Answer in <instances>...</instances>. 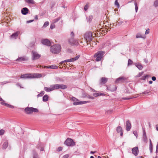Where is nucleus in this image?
Segmentation results:
<instances>
[{
    "label": "nucleus",
    "instance_id": "obj_1",
    "mask_svg": "<svg viewBox=\"0 0 158 158\" xmlns=\"http://www.w3.org/2000/svg\"><path fill=\"white\" fill-rule=\"evenodd\" d=\"M61 46L59 44H56L51 46L50 48L51 52L54 54H58L60 51Z\"/></svg>",
    "mask_w": 158,
    "mask_h": 158
},
{
    "label": "nucleus",
    "instance_id": "obj_2",
    "mask_svg": "<svg viewBox=\"0 0 158 158\" xmlns=\"http://www.w3.org/2000/svg\"><path fill=\"white\" fill-rule=\"evenodd\" d=\"M105 53L104 51H98L94 55V57L96 58L95 60L97 61H100L103 57Z\"/></svg>",
    "mask_w": 158,
    "mask_h": 158
},
{
    "label": "nucleus",
    "instance_id": "obj_3",
    "mask_svg": "<svg viewBox=\"0 0 158 158\" xmlns=\"http://www.w3.org/2000/svg\"><path fill=\"white\" fill-rule=\"evenodd\" d=\"M25 111L27 114H31L33 112H38V110L36 108H35L32 107H27L25 109Z\"/></svg>",
    "mask_w": 158,
    "mask_h": 158
},
{
    "label": "nucleus",
    "instance_id": "obj_4",
    "mask_svg": "<svg viewBox=\"0 0 158 158\" xmlns=\"http://www.w3.org/2000/svg\"><path fill=\"white\" fill-rule=\"evenodd\" d=\"M64 144L68 146H73L75 145V143L71 139L67 138L64 142Z\"/></svg>",
    "mask_w": 158,
    "mask_h": 158
},
{
    "label": "nucleus",
    "instance_id": "obj_5",
    "mask_svg": "<svg viewBox=\"0 0 158 158\" xmlns=\"http://www.w3.org/2000/svg\"><path fill=\"white\" fill-rule=\"evenodd\" d=\"M92 35V33L90 32H87L85 34V38L87 41V42H90L92 40V39L93 38Z\"/></svg>",
    "mask_w": 158,
    "mask_h": 158
},
{
    "label": "nucleus",
    "instance_id": "obj_6",
    "mask_svg": "<svg viewBox=\"0 0 158 158\" xmlns=\"http://www.w3.org/2000/svg\"><path fill=\"white\" fill-rule=\"evenodd\" d=\"M32 60H35L39 59L41 56L38 53L34 51L32 52Z\"/></svg>",
    "mask_w": 158,
    "mask_h": 158
},
{
    "label": "nucleus",
    "instance_id": "obj_7",
    "mask_svg": "<svg viewBox=\"0 0 158 158\" xmlns=\"http://www.w3.org/2000/svg\"><path fill=\"white\" fill-rule=\"evenodd\" d=\"M55 89H64L67 88V85L63 84H54Z\"/></svg>",
    "mask_w": 158,
    "mask_h": 158
},
{
    "label": "nucleus",
    "instance_id": "obj_8",
    "mask_svg": "<svg viewBox=\"0 0 158 158\" xmlns=\"http://www.w3.org/2000/svg\"><path fill=\"white\" fill-rule=\"evenodd\" d=\"M69 42L72 45H78L79 44L78 42L73 38H71L69 39Z\"/></svg>",
    "mask_w": 158,
    "mask_h": 158
},
{
    "label": "nucleus",
    "instance_id": "obj_9",
    "mask_svg": "<svg viewBox=\"0 0 158 158\" xmlns=\"http://www.w3.org/2000/svg\"><path fill=\"white\" fill-rule=\"evenodd\" d=\"M41 43L44 45L47 46H50L51 45V42L48 39H44L41 40Z\"/></svg>",
    "mask_w": 158,
    "mask_h": 158
},
{
    "label": "nucleus",
    "instance_id": "obj_10",
    "mask_svg": "<svg viewBox=\"0 0 158 158\" xmlns=\"http://www.w3.org/2000/svg\"><path fill=\"white\" fill-rule=\"evenodd\" d=\"M126 78L123 77H120L116 79L115 81L116 83L123 82L126 80Z\"/></svg>",
    "mask_w": 158,
    "mask_h": 158
},
{
    "label": "nucleus",
    "instance_id": "obj_11",
    "mask_svg": "<svg viewBox=\"0 0 158 158\" xmlns=\"http://www.w3.org/2000/svg\"><path fill=\"white\" fill-rule=\"evenodd\" d=\"M143 135L142 136V139L143 141L145 143L148 142V139L146 135V131L144 129L143 130Z\"/></svg>",
    "mask_w": 158,
    "mask_h": 158
},
{
    "label": "nucleus",
    "instance_id": "obj_12",
    "mask_svg": "<svg viewBox=\"0 0 158 158\" xmlns=\"http://www.w3.org/2000/svg\"><path fill=\"white\" fill-rule=\"evenodd\" d=\"M44 89L47 92H49L53 91L55 89L54 85H51L50 87H44Z\"/></svg>",
    "mask_w": 158,
    "mask_h": 158
},
{
    "label": "nucleus",
    "instance_id": "obj_13",
    "mask_svg": "<svg viewBox=\"0 0 158 158\" xmlns=\"http://www.w3.org/2000/svg\"><path fill=\"white\" fill-rule=\"evenodd\" d=\"M28 60V58L26 56H23L22 57H19L16 61L18 62H22L23 61H26Z\"/></svg>",
    "mask_w": 158,
    "mask_h": 158
},
{
    "label": "nucleus",
    "instance_id": "obj_14",
    "mask_svg": "<svg viewBox=\"0 0 158 158\" xmlns=\"http://www.w3.org/2000/svg\"><path fill=\"white\" fill-rule=\"evenodd\" d=\"M132 152L135 156H137L139 153L138 147H136L133 148L132 149Z\"/></svg>",
    "mask_w": 158,
    "mask_h": 158
},
{
    "label": "nucleus",
    "instance_id": "obj_15",
    "mask_svg": "<svg viewBox=\"0 0 158 158\" xmlns=\"http://www.w3.org/2000/svg\"><path fill=\"white\" fill-rule=\"evenodd\" d=\"M126 130L127 131H129L131 128V124L129 120H127L126 123Z\"/></svg>",
    "mask_w": 158,
    "mask_h": 158
},
{
    "label": "nucleus",
    "instance_id": "obj_16",
    "mask_svg": "<svg viewBox=\"0 0 158 158\" xmlns=\"http://www.w3.org/2000/svg\"><path fill=\"white\" fill-rule=\"evenodd\" d=\"M19 33V32L17 31L13 33L10 36V39H16L18 37V35Z\"/></svg>",
    "mask_w": 158,
    "mask_h": 158
},
{
    "label": "nucleus",
    "instance_id": "obj_17",
    "mask_svg": "<svg viewBox=\"0 0 158 158\" xmlns=\"http://www.w3.org/2000/svg\"><path fill=\"white\" fill-rule=\"evenodd\" d=\"M116 131L118 133H120V136H122L123 135V131L122 127L120 126H118L116 128Z\"/></svg>",
    "mask_w": 158,
    "mask_h": 158
},
{
    "label": "nucleus",
    "instance_id": "obj_18",
    "mask_svg": "<svg viewBox=\"0 0 158 158\" xmlns=\"http://www.w3.org/2000/svg\"><path fill=\"white\" fill-rule=\"evenodd\" d=\"M108 90L111 91V92H113L115 91L117 89V87L114 85H112L110 86L109 88H107Z\"/></svg>",
    "mask_w": 158,
    "mask_h": 158
},
{
    "label": "nucleus",
    "instance_id": "obj_19",
    "mask_svg": "<svg viewBox=\"0 0 158 158\" xmlns=\"http://www.w3.org/2000/svg\"><path fill=\"white\" fill-rule=\"evenodd\" d=\"M108 78L105 77H102L100 81V83L101 84H105L107 81Z\"/></svg>",
    "mask_w": 158,
    "mask_h": 158
},
{
    "label": "nucleus",
    "instance_id": "obj_20",
    "mask_svg": "<svg viewBox=\"0 0 158 158\" xmlns=\"http://www.w3.org/2000/svg\"><path fill=\"white\" fill-rule=\"evenodd\" d=\"M29 10L26 7L23 8L21 10V13L23 15H26L28 12Z\"/></svg>",
    "mask_w": 158,
    "mask_h": 158
},
{
    "label": "nucleus",
    "instance_id": "obj_21",
    "mask_svg": "<svg viewBox=\"0 0 158 158\" xmlns=\"http://www.w3.org/2000/svg\"><path fill=\"white\" fill-rule=\"evenodd\" d=\"M32 76L31 74L28 75V74H24L21 75L20 76V78H32Z\"/></svg>",
    "mask_w": 158,
    "mask_h": 158
},
{
    "label": "nucleus",
    "instance_id": "obj_22",
    "mask_svg": "<svg viewBox=\"0 0 158 158\" xmlns=\"http://www.w3.org/2000/svg\"><path fill=\"white\" fill-rule=\"evenodd\" d=\"M45 68L48 69H56L58 68V67L56 65H53L51 66H45Z\"/></svg>",
    "mask_w": 158,
    "mask_h": 158
},
{
    "label": "nucleus",
    "instance_id": "obj_23",
    "mask_svg": "<svg viewBox=\"0 0 158 158\" xmlns=\"http://www.w3.org/2000/svg\"><path fill=\"white\" fill-rule=\"evenodd\" d=\"M33 158H39L38 155L35 150H33Z\"/></svg>",
    "mask_w": 158,
    "mask_h": 158
},
{
    "label": "nucleus",
    "instance_id": "obj_24",
    "mask_svg": "<svg viewBox=\"0 0 158 158\" xmlns=\"http://www.w3.org/2000/svg\"><path fill=\"white\" fill-rule=\"evenodd\" d=\"M8 142L6 141L3 143L2 148L3 149H6L8 147Z\"/></svg>",
    "mask_w": 158,
    "mask_h": 158
},
{
    "label": "nucleus",
    "instance_id": "obj_25",
    "mask_svg": "<svg viewBox=\"0 0 158 158\" xmlns=\"http://www.w3.org/2000/svg\"><path fill=\"white\" fill-rule=\"evenodd\" d=\"M32 76V78L35 77V78H40L42 76L41 74L39 73H35L34 74L33 76Z\"/></svg>",
    "mask_w": 158,
    "mask_h": 158
},
{
    "label": "nucleus",
    "instance_id": "obj_26",
    "mask_svg": "<svg viewBox=\"0 0 158 158\" xmlns=\"http://www.w3.org/2000/svg\"><path fill=\"white\" fill-rule=\"evenodd\" d=\"M137 68L139 70H142L143 68L142 65L140 63L137 64L135 65Z\"/></svg>",
    "mask_w": 158,
    "mask_h": 158
},
{
    "label": "nucleus",
    "instance_id": "obj_27",
    "mask_svg": "<svg viewBox=\"0 0 158 158\" xmlns=\"http://www.w3.org/2000/svg\"><path fill=\"white\" fill-rule=\"evenodd\" d=\"M48 99V96L47 95H44L43 97V101L44 102L47 101Z\"/></svg>",
    "mask_w": 158,
    "mask_h": 158
},
{
    "label": "nucleus",
    "instance_id": "obj_28",
    "mask_svg": "<svg viewBox=\"0 0 158 158\" xmlns=\"http://www.w3.org/2000/svg\"><path fill=\"white\" fill-rule=\"evenodd\" d=\"M83 103L82 101L80 102H75L73 103V105H81L83 104Z\"/></svg>",
    "mask_w": 158,
    "mask_h": 158
},
{
    "label": "nucleus",
    "instance_id": "obj_29",
    "mask_svg": "<svg viewBox=\"0 0 158 158\" xmlns=\"http://www.w3.org/2000/svg\"><path fill=\"white\" fill-rule=\"evenodd\" d=\"M136 97H134L133 96H130V97H129V98H125V97L123 98H122V99L123 100H129V99H132L133 98H136Z\"/></svg>",
    "mask_w": 158,
    "mask_h": 158
},
{
    "label": "nucleus",
    "instance_id": "obj_30",
    "mask_svg": "<svg viewBox=\"0 0 158 158\" xmlns=\"http://www.w3.org/2000/svg\"><path fill=\"white\" fill-rule=\"evenodd\" d=\"M26 2L29 4H34L35 2L33 0H25Z\"/></svg>",
    "mask_w": 158,
    "mask_h": 158
},
{
    "label": "nucleus",
    "instance_id": "obj_31",
    "mask_svg": "<svg viewBox=\"0 0 158 158\" xmlns=\"http://www.w3.org/2000/svg\"><path fill=\"white\" fill-rule=\"evenodd\" d=\"M153 6L155 7L158 6V0H156L154 1L153 4Z\"/></svg>",
    "mask_w": 158,
    "mask_h": 158
},
{
    "label": "nucleus",
    "instance_id": "obj_32",
    "mask_svg": "<svg viewBox=\"0 0 158 158\" xmlns=\"http://www.w3.org/2000/svg\"><path fill=\"white\" fill-rule=\"evenodd\" d=\"M1 101V104L2 105L6 106H7L8 104L6 103H5V101L3 99H2V101Z\"/></svg>",
    "mask_w": 158,
    "mask_h": 158
},
{
    "label": "nucleus",
    "instance_id": "obj_33",
    "mask_svg": "<svg viewBox=\"0 0 158 158\" xmlns=\"http://www.w3.org/2000/svg\"><path fill=\"white\" fill-rule=\"evenodd\" d=\"M44 94V91H42L41 93L37 95V97H41Z\"/></svg>",
    "mask_w": 158,
    "mask_h": 158
},
{
    "label": "nucleus",
    "instance_id": "obj_34",
    "mask_svg": "<svg viewBox=\"0 0 158 158\" xmlns=\"http://www.w3.org/2000/svg\"><path fill=\"white\" fill-rule=\"evenodd\" d=\"M64 61L66 62H71L74 61L73 58H71L69 59L66 60H64Z\"/></svg>",
    "mask_w": 158,
    "mask_h": 158
},
{
    "label": "nucleus",
    "instance_id": "obj_35",
    "mask_svg": "<svg viewBox=\"0 0 158 158\" xmlns=\"http://www.w3.org/2000/svg\"><path fill=\"white\" fill-rule=\"evenodd\" d=\"M148 76V75H144L143 76H142L141 78V80H145L146 78Z\"/></svg>",
    "mask_w": 158,
    "mask_h": 158
},
{
    "label": "nucleus",
    "instance_id": "obj_36",
    "mask_svg": "<svg viewBox=\"0 0 158 158\" xmlns=\"http://www.w3.org/2000/svg\"><path fill=\"white\" fill-rule=\"evenodd\" d=\"M136 38H142V37L140 33H138L136 34Z\"/></svg>",
    "mask_w": 158,
    "mask_h": 158
},
{
    "label": "nucleus",
    "instance_id": "obj_37",
    "mask_svg": "<svg viewBox=\"0 0 158 158\" xmlns=\"http://www.w3.org/2000/svg\"><path fill=\"white\" fill-rule=\"evenodd\" d=\"M115 5L118 8H119V5L117 0H116L115 2Z\"/></svg>",
    "mask_w": 158,
    "mask_h": 158
},
{
    "label": "nucleus",
    "instance_id": "obj_38",
    "mask_svg": "<svg viewBox=\"0 0 158 158\" xmlns=\"http://www.w3.org/2000/svg\"><path fill=\"white\" fill-rule=\"evenodd\" d=\"M49 23L48 22H46L44 23V24L43 26V27H45L47 26H48L49 25Z\"/></svg>",
    "mask_w": 158,
    "mask_h": 158
},
{
    "label": "nucleus",
    "instance_id": "obj_39",
    "mask_svg": "<svg viewBox=\"0 0 158 158\" xmlns=\"http://www.w3.org/2000/svg\"><path fill=\"white\" fill-rule=\"evenodd\" d=\"M133 61L130 59H128V65H129L132 64Z\"/></svg>",
    "mask_w": 158,
    "mask_h": 158
},
{
    "label": "nucleus",
    "instance_id": "obj_40",
    "mask_svg": "<svg viewBox=\"0 0 158 158\" xmlns=\"http://www.w3.org/2000/svg\"><path fill=\"white\" fill-rule=\"evenodd\" d=\"M60 19V17H59L57 18H56L55 19H54L53 20V22L54 23H56L58 21H59Z\"/></svg>",
    "mask_w": 158,
    "mask_h": 158
},
{
    "label": "nucleus",
    "instance_id": "obj_41",
    "mask_svg": "<svg viewBox=\"0 0 158 158\" xmlns=\"http://www.w3.org/2000/svg\"><path fill=\"white\" fill-rule=\"evenodd\" d=\"M135 11H136V12H137L138 11V7L137 6V3L136 2L135 3Z\"/></svg>",
    "mask_w": 158,
    "mask_h": 158
},
{
    "label": "nucleus",
    "instance_id": "obj_42",
    "mask_svg": "<svg viewBox=\"0 0 158 158\" xmlns=\"http://www.w3.org/2000/svg\"><path fill=\"white\" fill-rule=\"evenodd\" d=\"M143 73L144 72H143L139 73L136 76V77H139L141 76L143 74Z\"/></svg>",
    "mask_w": 158,
    "mask_h": 158
},
{
    "label": "nucleus",
    "instance_id": "obj_43",
    "mask_svg": "<svg viewBox=\"0 0 158 158\" xmlns=\"http://www.w3.org/2000/svg\"><path fill=\"white\" fill-rule=\"evenodd\" d=\"M150 92V90H147L143 93H142V94H148V93H149Z\"/></svg>",
    "mask_w": 158,
    "mask_h": 158
},
{
    "label": "nucleus",
    "instance_id": "obj_44",
    "mask_svg": "<svg viewBox=\"0 0 158 158\" xmlns=\"http://www.w3.org/2000/svg\"><path fill=\"white\" fill-rule=\"evenodd\" d=\"M152 148H153L152 145H149V149H150L151 153H152Z\"/></svg>",
    "mask_w": 158,
    "mask_h": 158
},
{
    "label": "nucleus",
    "instance_id": "obj_45",
    "mask_svg": "<svg viewBox=\"0 0 158 158\" xmlns=\"http://www.w3.org/2000/svg\"><path fill=\"white\" fill-rule=\"evenodd\" d=\"M93 16H92V15H89V19H88L89 22H91L92 19H93Z\"/></svg>",
    "mask_w": 158,
    "mask_h": 158
},
{
    "label": "nucleus",
    "instance_id": "obj_46",
    "mask_svg": "<svg viewBox=\"0 0 158 158\" xmlns=\"http://www.w3.org/2000/svg\"><path fill=\"white\" fill-rule=\"evenodd\" d=\"M5 132L4 130L1 129L0 130V135H2L4 134Z\"/></svg>",
    "mask_w": 158,
    "mask_h": 158
},
{
    "label": "nucleus",
    "instance_id": "obj_47",
    "mask_svg": "<svg viewBox=\"0 0 158 158\" xmlns=\"http://www.w3.org/2000/svg\"><path fill=\"white\" fill-rule=\"evenodd\" d=\"M88 7H89V6H88V4H86L85 6H84V10L85 11L87 10L88 9Z\"/></svg>",
    "mask_w": 158,
    "mask_h": 158
},
{
    "label": "nucleus",
    "instance_id": "obj_48",
    "mask_svg": "<svg viewBox=\"0 0 158 158\" xmlns=\"http://www.w3.org/2000/svg\"><path fill=\"white\" fill-rule=\"evenodd\" d=\"M55 5V3L54 2L52 3L51 4V8L52 9Z\"/></svg>",
    "mask_w": 158,
    "mask_h": 158
},
{
    "label": "nucleus",
    "instance_id": "obj_49",
    "mask_svg": "<svg viewBox=\"0 0 158 158\" xmlns=\"http://www.w3.org/2000/svg\"><path fill=\"white\" fill-rule=\"evenodd\" d=\"M7 107L10 108H12V109L14 108V107L13 106L10 105L8 104L7 106Z\"/></svg>",
    "mask_w": 158,
    "mask_h": 158
},
{
    "label": "nucleus",
    "instance_id": "obj_50",
    "mask_svg": "<svg viewBox=\"0 0 158 158\" xmlns=\"http://www.w3.org/2000/svg\"><path fill=\"white\" fill-rule=\"evenodd\" d=\"M93 95L94 97H96L99 96V94L98 93H94L93 94Z\"/></svg>",
    "mask_w": 158,
    "mask_h": 158
},
{
    "label": "nucleus",
    "instance_id": "obj_51",
    "mask_svg": "<svg viewBox=\"0 0 158 158\" xmlns=\"http://www.w3.org/2000/svg\"><path fill=\"white\" fill-rule=\"evenodd\" d=\"M62 148L61 147H60L58 148L57 151L60 152V151H62Z\"/></svg>",
    "mask_w": 158,
    "mask_h": 158
},
{
    "label": "nucleus",
    "instance_id": "obj_52",
    "mask_svg": "<svg viewBox=\"0 0 158 158\" xmlns=\"http://www.w3.org/2000/svg\"><path fill=\"white\" fill-rule=\"evenodd\" d=\"M80 56H76L74 58H73L74 61H75L77 60L79 57Z\"/></svg>",
    "mask_w": 158,
    "mask_h": 158
},
{
    "label": "nucleus",
    "instance_id": "obj_53",
    "mask_svg": "<svg viewBox=\"0 0 158 158\" xmlns=\"http://www.w3.org/2000/svg\"><path fill=\"white\" fill-rule=\"evenodd\" d=\"M133 133L136 137L138 136L137 132L136 131H133Z\"/></svg>",
    "mask_w": 158,
    "mask_h": 158
},
{
    "label": "nucleus",
    "instance_id": "obj_54",
    "mask_svg": "<svg viewBox=\"0 0 158 158\" xmlns=\"http://www.w3.org/2000/svg\"><path fill=\"white\" fill-rule=\"evenodd\" d=\"M113 112V110H109L107 111L106 113L107 114H110Z\"/></svg>",
    "mask_w": 158,
    "mask_h": 158
},
{
    "label": "nucleus",
    "instance_id": "obj_55",
    "mask_svg": "<svg viewBox=\"0 0 158 158\" xmlns=\"http://www.w3.org/2000/svg\"><path fill=\"white\" fill-rule=\"evenodd\" d=\"M69 157V155L68 154H66L63 156V158H68Z\"/></svg>",
    "mask_w": 158,
    "mask_h": 158
},
{
    "label": "nucleus",
    "instance_id": "obj_56",
    "mask_svg": "<svg viewBox=\"0 0 158 158\" xmlns=\"http://www.w3.org/2000/svg\"><path fill=\"white\" fill-rule=\"evenodd\" d=\"M149 28H148L146 31H145V34H148L149 33Z\"/></svg>",
    "mask_w": 158,
    "mask_h": 158
},
{
    "label": "nucleus",
    "instance_id": "obj_57",
    "mask_svg": "<svg viewBox=\"0 0 158 158\" xmlns=\"http://www.w3.org/2000/svg\"><path fill=\"white\" fill-rule=\"evenodd\" d=\"M71 38H73L74 36V34L73 32H71Z\"/></svg>",
    "mask_w": 158,
    "mask_h": 158
},
{
    "label": "nucleus",
    "instance_id": "obj_58",
    "mask_svg": "<svg viewBox=\"0 0 158 158\" xmlns=\"http://www.w3.org/2000/svg\"><path fill=\"white\" fill-rule=\"evenodd\" d=\"M71 100H72L73 101H76V100H78L77 99V98H75L73 97L71 98Z\"/></svg>",
    "mask_w": 158,
    "mask_h": 158
},
{
    "label": "nucleus",
    "instance_id": "obj_59",
    "mask_svg": "<svg viewBox=\"0 0 158 158\" xmlns=\"http://www.w3.org/2000/svg\"><path fill=\"white\" fill-rule=\"evenodd\" d=\"M55 27V26L54 25L51 24L50 26V28H51V29H52L54 28Z\"/></svg>",
    "mask_w": 158,
    "mask_h": 158
},
{
    "label": "nucleus",
    "instance_id": "obj_60",
    "mask_svg": "<svg viewBox=\"0 0 158 158\" xmlns=\"http://www.w3.org/2000/svg\"><path fill=\"white\" fill-rule=\"evenodd\" d=\"M88 98H90V99H94V97H93V96H91L90 95H88Z\"/></svg>",
    "mask_w": 158,
    "mask_h": 158
},
{
    "label": "nucleus",
    "instance_id": "obj_61",
    "mask_svg": "<svg viewBox=\"0 0 158 158\" xmlns=\"http://www.w3.org/2000/svg\"><path fill=\"white\" fill-rule=\"evenodd\" d=\"M152 79L153 81H155L156 80V78L155 77L153 76L152 77Z\"/></svg>",
    "mask_w": 158,
    "mask_h": 158
},
{
    "label": "nucleus",
    "instance_id": "obj_62",
    "mask_svg": "<svg viewBox=\"0 0 158 158\" xmlns=\"http://www.w3.org/2000/svg\"><path fill=\"white\" fill-rule=\"evenodd\" d=\"M82 102H83V104L86 103H89V102H90L88 101H82Z\"/></svg>",
    "mask_w": 158,
    "mask_h": 158
},
{
    "label": "nucleus",
    "instance_id": "obj_63",
    "mask_svg": "<svg viewBox=\"0 0 158 158\" xmlns=\"http://www.w3.org/2000/svg\"><path fill=\"white\" fill-rule=\"evenodd\" d=\"M8 82L7 81H5L3 82H2L1 83L2 84L4 85L7 83Z\"/></svg>",
    "mask_w": 158,
    "mask_h": 158
},
{
    "label": "nucleus",
    "instance_id": "obj_64",
    "mask_svg": "<svg viewBox=\"0 0 158 158\" xmlns=\"http://www.w3.org/2000/svg\"><path fill=\"white\" fill-rule=\"evenodd\" d=\"M8 82L7 81H5L3 82H2L1 83L2 84L4 85L7 83Z\"/></svg>",
    "mask_w": 158,
    "mask_h": 158
}]
</instances>
